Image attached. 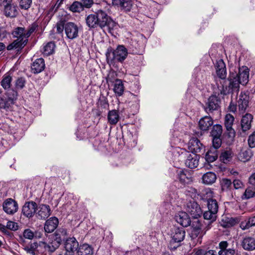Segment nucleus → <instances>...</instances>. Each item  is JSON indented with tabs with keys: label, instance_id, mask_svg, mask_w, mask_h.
Returning <instances> with one entry per match:
<instances>
[{
	"label": "nucleus",
	"instance_id": "f257e3e1",
	"mask_svg": "<svg viewBox=\"0 0 255 255\" xmlns=\"http://www.w3.org/2000/svg\"><path fill=\"white\" fill-rule=\"evenodd\" d=\"M38 25L34 22L29 26L27 29L21 27H17L14 28L12 34L13 37L16 38V39L7 46V50L19 49L23 48L28 42V37L35 31Z\"/></svg>",
	"mask_w": 255,
	"mask_h": 255
},
{
	"label": "nucleus",
	"instance_id": "f03ea898",
	"mask_svg": "<svg viewBox=\"0 0 255 255\" xmlns=\"http://www.w3.org/2000/svg\"><path fill=\"white\" fill-rule=\"evenodd\" d=\"M249 69L246 66H243L239 69L238 73H232L228 79L229 84L225 86L230 93H238L240 90V84L246 85L249 82Z\"/></svg>",
	"mask_w": 255,
	"mask_h": 255
},
{
	"label": "nucleus",
	"instance_id": "7ed1b4c3",
	"mask_svg": "<svg viewBox=\"0 0 255 255\" xmlns=\"http://www.w3.org/2000/svg\"><path fill=\"white\" fill-rule=\"evenodd\" d=\"M60 233L64 235L67 234L65 229L58 230L52 235L51 241L48 243L45 242H39L38 253L46 255L47 254H50L54 252L59 247L62 241Z\"/></svg>",
	"mask_w": 255,
	"mask_h": 255
},
{
	"label": "nucleus",
	"instance_id": "20e7f679",
	"mask_svg": "<svg viewBox=\"0 0 255 255\" xmlns=\"http://www.w3.org/2000/svg\"><path fill=\"white\" fill-rule=\"evenodd\" d=\"M230 92L225 86H219L218 84L213 86V94L209 98L206 104V110L209 111H218L220 108V97L224 98Z\"/></svg>",
	"mask_w": 255,
	"mask_h": 255
},
{
	"label": "nucleus",
	"instance_id": "39448f33",
	"mask_svg": "<svg viewBox=\"0 0 255 255\" xmlns=\"http://www.w3.org/2000/svg\"><path fill=\"white\" fill-rule=\"evenodd\" d=\"M106 55L108 63L114 65L116 62H122L126 59L128 50L124 46L120 45L115 50L108 49Z\"/></svg>",
	"mask_w": 255,
	"mask_h": 255
},
{
	"label": "nucleus",
	"instance_id": "423d86ee",
	"mask_svg": "<svg viewBox=\"0 0 255 255\" xmlns=\"http://www.w3.org/2000/svg\"><path fill=\"white\" fill-rule=\"evenodd\" d=\"M98 26L104 30L111 32L116 26L117 23L108 14L103 10H98L96 12Z\"/></svg>",
	"mask_w": 255,
	"mask_h": 255
},
{
	"label": "nucleus",
	"instance_id": "0eeeda50",
	"mask_svg": "<svg viewBox=\"0 0 255 255\" xmlns=\"http://www.w3.org/2000/svg\"><path fill=\"white\" fill-rule=\"evenodd\" d=\"M178 160L184 161L186 166L189 168H196L198 165L199 157L196 154H191L185 149H180L178 151Z\"/></svg>",
	"mask_w": 255,
	"mask_h": 255
},
{
	"label": "nucleus",
	"instance_id": "6e6552de",
	"mask_svg": "<svg viewBox=\"0 0 255 255\" xmlns=\"http://www.w3.org/2000/svg\"><path fill=\"white\" fill-rule=\"evenodd\" d=\"M171 232L172 239L169 242L168 248L170 250L174 251L180 246V243L184 239L185 231L183 228L174 227Z\"/></svg>",
	"mask_w": 255,
	"mask_h": 255
},
{
	"label": "nucleus",
	"instance_id": "1a4fd4ad",
	"mask_svg": "<svg viewBox=\"0 0 255 255\" xmlns=\"http://www.w3.org/2000/svg\"><path fill=\"white\" fill-rule=\"evenodd\" d=\"M12 0H0V5L3 7V13L7 17H15L18 13L17 6L12 3Z\"/></svg>",
	"mask_w": 255,
	"mask_h": 255
},
{
	"label": "nucleus",
	"instance_id": "9d476101",
	"mask_svg": "<svg viewBox=\"0 0 255 255\" xmlns=\"http://www.w3.org/2000/svg\"><path fill=\"white\" fill-rule=\"evenodd\" d=\"M115 74L114 72L110 73L107 76V81L108 83H114L113 90L116 95L121 96L123 95L125 87L121 80L115 79Z\"/></svg>",
	"mask_w": 255,
	"mask_h": 255
},
{
	"label": "nucleus",
	"instance_id": "9b49d317",
	"mask_svg": "<svg viewBox=\"0 0 255 255\" xmlns=\"http://www.w3.org/2000/svg\"><path fill=\"white\" fill-rule=\"evenodd\" d=\"M191 228V234L192 237L193 238L198 236L202 237L207 230V225L205 226L201 223V221L199 220L193 222Z\"/></svg>",
	"mask_w": 255,
	"mask_h": 255
},
{
	"label": "nucleus",
	"instance_id": "f8f14e48",
	"mask_svg": "<svg viewBox=\"0 0 255 255\" xmlns=\"http://www.w3.org/2000/svg\"><path fill=\"white\" fill-rule=\"evenodd\" d=\"M185 209L187 213L195 219L201 217L202 214V211L200 205L194 201L188 202L187 203Z\"/></svg>",
	"mask_w": 255,
	"mask_h": 255
},
{
	"label": "nucleus",
	"instance_id": "ddd939ff",
	"mask_svg": "<svg viewBox=\"0 0 255 255\" xmlns=\"http://www.w3.org/2000/svg\"><path fill=\"white\" fill-rule=\"evenodd\" d=\"M3 211L7 214L12 215L18 210L17 202L11 198L6 199L2 204Z\"/></svg>",
	"mask_w": 255,
	"mask_h": 255
},
{
	"label": "nucleus",
	"instance_id": "4468645a",
	"mask_svg": "<svg viewBox=\"0 0 255 255\" xmlns=\"http://www.w3.org/2000/svg\"><path fill=\"white\" fill-rule=\"evenodd\" d=\"M78 27L77 25L71 22L65 24V32L67 37L70 39H74L78 36Z\"/></svg>",
	"mask_w": 255,
	"mask_h": 255
},
{
	"label": "nucleus",
	"instance_id": "2eb2a0df",
	"mask_svg": "<svg viewBox=\"0 0 255 255\" xmlns=\"http://www.w3.org/2000/svg\"><path fill=\"white\" fill-rule=\"evenodd\" d=\"M37 208V204L33 201L26 202L22 209L23 214L28 218L32 217Z\"/></svg>",
	"mask_w": 255,
	"mask_h": 255
},
{
	"label": "nucleus",
	"instance_id": "dca6fc26",
	"mask_svg": "<svg viewBox=\"0 0 255 255\" xmlns=\"http://www.w3.org/2000/svg\"><path fill=\"white\" fill-rule=\"evenodd\" d=\"M220 250L218 255H235L236 250L234 248H230L229 243L226 241L221 242L219 244Z\"/></svg>",
	"mask_w": 255,
	"mask_h": 255
},
{
	"label": "nucleus",
	"instance_id": "f3484780",
	"mask_svg": "<svg viewBox=\"0 0 255 255\" xmlns=\"http://www.w3.org/2000/svg\"><path fill=\"white\" fill-rule=\"evenodd\" d=\"M146 41V38L142 34H137L135 36H133L129 42L132 48L136 50L139 49L143 47L144 42Z\"/></svg>",
	"mask_w": 255,
	"mask_h": 255
},
{
	"label": "nucleus",
	"instance_id": "a211bd4d",
	"mask_svg": "<svg viewBox=\"0 0 255 255\" xmlns=\"http://www.w3.org/2000/svg\"><path fill=\"white\" fill-rule=\"evenodd\" d=\"M177 178L179 182L183 184H189L192 182V176L189 171L186 170H180L177 172Z\"/></svg>",
	"mask_w": 255,
	"mask_h": 255
},
{
	"label": "nucleus",
	"instance_id": "6ab92c4d",
	"mask_svg": "<svg viewBox=\"0 0 255 255\" xmlns=\"http://www.w3.org/2000/svg\"><path fill=\"white\" fill-rule=\"evenodd\" d=\"M188 147L190 152L196 154L201 151L203 145L197 138L193 137L189 140Z\"/></svg>",
	"mask_w": 255,
	"mask_h": 255
},
{
	"label": "nucleus",
	"instance_id": "aec40b11",
	"mask_svg": "<svg viewBox=\"0 0 255 255\" xmlns=\"http://www.w3.org/2000/svg\"><path fill=\"white\" fill-rule=\"evenodd\" d=\"M59 224L58 219L55 217H52L48 219L44 225V231L46 233L53 232L57 227Z\"/></svg>",
	"mask_w": 255,
	"mask_h": 255
},
{
	"label": "nucleus",
	"instance_id": "412c9836",
	"mask_svg": "<svg viewBox=\"0 0 255 255\" xmlns=\"http://www.w3.org/2000/svg\"><path fill=\"white\" fill-rule=\"evenodd\" d=\"M175 218L176 222L183 227H187L191 224V219L186 212H180Z\"/></svg>",
	"mask_w": 255,
	"mask_h": 255
},
{
	"label": "nucleus",
	"instance_id": "4be33fe9",
	"mask_svg": "<svg viewBox=\"0 0 255 255\" xmlns=\"http://www.w3.org/2000/svg\"><path fill=\"white\" fill-rule=\"evenodd\" d=\"M242 248L246 251H252L255 250V238L247 236L241 242Z\"/></svg>",
	"mask_w": 255,
	"mask_h": 255
},
{
	"label": "nucleus",
	"instance_id": "5701e85b",
	"mask_svg": "<svg viewBox=\"0 0 255 255\" xmlns=\"http://www.w3.org/2000/svg\"><path fill=\"white\" fill-rule=\"evenodd\" d=\"M36 209L38 210L37 217L40 219H45L51 214V209L48 205L40 204Z\"/></svg>",
	"mask_w": 255,
	"mask_h": 255
},
{
	"label": "nucleus",
	"instance_id": "b1692460",
	"mask_svg": "<svg viewBox=\"0 0 255 255\" xmlns=\"http://www.w3.org/2000/svg\"><path fill=\"white\" fill-rule=\"evenodd\" d=\"M217 76L222 79H224L227 76V71L225 64L223 60L217 61L215 65Z\"/></svg>",
	"mask_w": 255,
	"mask_h": 255
},
{
	"label": "nucleus",
	"instance_id": "393cba45",
	"mask_svg": "<svg viewBox=\"0 0 255 255\" xmlns=\"http://www.w3.org/2000/svg\"><path fill=\"white\" fill-rule=\"evenodd\" d=\"M253 119V115L249 113H247L245 116H243L241 124L242 129L243 132H246L251 128V123Z\"/></svg>",
	"mask_w": 255,
	"mask_h": 255
},
{
	"label": "nucleus",
	"instance_id": "a878e982",
	"mask_svg": "<svg viewBox=\"0 0 255 255\" xmlns=\"http://www.w3.org/2000/svg\"><path fill=\"white\" fill-rule=\"evenodd\" d=\"M79 247V243L74 237L69 238L65 242L64 248L65 250L75 252L76 251H77Z\"/></svg>",
	"mask_w": 255,
	"mask_h": 255
},
{
	"label": "nucleus",
	"instance_id": "bb28decb",
	"mask_svg": "<svg viewBox=\"0 0 255 255\" xmlns=\"http://www.w3.org/2000/svg\"><path fill=\"white\" fill-rule=\"evenodd\" d=\"M45 67V63L43 59L40 58L35 60L31 66V71L35 73H39L42 71Z\"/></svg>",
	"mask_w": 255,
	"mask_h": 255
},
{
	"label": "nucleus",
	"instance_id": "cd10ccee",
	"mask_svg": "<svg viewBox=\"0 0 255 255\" xmlns=\"http://www.w3.org/2000/svg\"><path fill=\"white\" fill-rule=\"evenodd\" d=\"M249 96L245 93L241 92L238 101V107L240 111H245L248 106Z\"/></svg>",
	"mask_w": 255,
	"mask_h": 255
},
{
	"label": "nucleus",
	"instance_id": "c85d7f7f",
	"mask_svg": "<svg viewBox=\"0 0 255 255\" xmlns=\"http://www.w3.org/2000/svg\"><path fill=\"white\" fill-rule=\"evenodd\" d=\"M217 213L208 210L203 214V217L205 220L208 221L207 223H205V225H207V230H209L211 228V224L216 221L217 219Z\"/></svg>",
	"mask_w": 255,
	"mask_h": 255
},
{
	"label": "nucleus",
	"instance_id": "c756f323",
	"mask_svg": "<svg viewBox=\"0 0 255 255\" xmlns=\"http://www.w3.org/2000/svg\"><path fill=\"white\" fill-rule=\"evenodd\" d=\"M213 124L212 118L209 116H205L199 122V126L200 128L203 131L208 130L209 128Z\"/></svg>",
	"mask_w": 255,
	"mask_h": 255
},
{
	"label": "nucleus",
	"instance_id": "7c9ffc66",
	"mask_svg": "<svg viewBox=\"0 0 255 255\" xmlns=\"http://www.w3.org/2000/svg\"><path fill=\"white\" fill-rule=\"evenodd\" d=\"M93 253V248L87 244L80 245L77 251L78 255H92Z\"/></svg>",
	"mask_w": 255,
	"mask_h": 255
},
{
	"label": "nucleus",
	"instance_id": "2f4dec72",
	"mask_svg": "<svg viewBox=\"0 0 255 255\" xmlns=\"http://www.w3.org/2000/svg\"><path fill=\"white\" fill-rule=\"evenodd\" d=\"M239 222L238 218H228L224 217L220 222L222 227L227 228L234 226Z\"/></svg>",
	"mask_w": 255,
	"mask_h": 255
},
{
	"label": "nucleus",
	"instance_id": "473e14b6",
	"mask_svg": "<svg viewBox=\"0 0 255 255\" xmlns=\"http://www.w3.org/2000/svg\"><path fill=\"white\" fill-rule=\"evenodd\" d=\"M85 20L87 25L90 28H95L99 27L96 12L94 14L88 15Z\"/></svg>",
	"mask_w": 255,
	"mask_h": 255
},
{
	"label": "nucleus",
	"instance_id": "72a5a7b5",
	"mask_svg": "<svg viewBox=\"0 0 255 255\" xmlns=\"http://www.w3.org/2000/svg\"><path fill=\"white\" fill-rule=\"evenodd\" d=\"M233 154V152L230 148H226L222 151L220 156V160L223 163H227L232 160Z\"/></svg>",
	"mask_w": 255,
	"mask_h": 255
},
{
	"label": "nucleus",
	"instance_id": "f704fd0d",
	"mask_svg": "<svg viewBox=\"0 0 255 255\" xmlns=\"http://www.w3.org/2000/svg\"><path fill=\"white\" fill-rule=\"evenodd\" d=\"M217 179L216 175L213 172H208L202 176L203 183L210 185L214 183Z\"/></svg>",
	"mask_w": 255,
	"mask_h": 255
},
{
	"label": "nucleus",
	"instance_id": "c9c22d12",
	"mask_svg": "<svg viewBox=\"0 0 255 255\" xmlns=\"http://www.w3.org/2000/svg\"><path fill=\"white\" fill-rule=\"evenodd\" d=\"M218 156V150L215 147H210L205 155L206 160L208 162L215 161Z\"/></svg>",
	"mask_w": 255,
	"mask_h": 255
},
{
	"label": "nucleus",
	"instance_id": "e433bc0d",
	"mask_svg": "<svg viewBox=\"0 0 255 255\" xmlns=\"http://www.w3.org/2000/svg\"><path fill=\"white\" fill-rule=\"evenodd\" d=\"M225 138L226 139V142L228 144H231L235 140L236 132L233 128L226 129L224 133Z\"/></svg>",
	"mask_w": 255,
	"mask_h": 255
},
{
	"label": "nucleus",
	"instance_id": "4c0bfd02",
	"mask_svg": "<svg viewBox=\"0 0 255 255\" xmlns=\"http://www.w3.org/2000/svg\"><path fill=\"white\" fill-rule=\"evenodd\" d=\"M220 185L222 191H229L233 189L232 181L227 178H223L220 181Z\"/></svg>",
	"mask_w": 255,
	"mask_h": 255
},
{
	"label": "nucleus",
	"instance_id": "58836bf2",
	"mask_svg": "<svg viewBox=\"0 0 255 255\" xmlns=\"http://www.w3.org/2000/svg\"><path fill=\"white\" fill-rule=\"evenodd\" d=\"M252 226H255V216L250 217L240 224V227L243 230L248 229Z\"/></svg>",
	"mask_w": 255,
	"mask_h": 255
},
{
	"label": "nucleus",
	"instance_id": "ea45409f",
	"mask_svg": "<svg viewBox=\"0 0 255 255\" xmlns=\"http://www.w3.org/2000/svg\"><path fill=\"white\" fill-rule=\"evenodd\" d=\"M55 44L54 42H49L43 47V53L45 55L52 54L55 50Z\"/></svg>",
	"mask_w": 255,
	"mask_h": 255
},
{
	"label": "nucleus",
	"instance_id": "a19ab883",
	"mask_svg": "<svg viewBox=\"0 0 255 255\" xmlns=\"http://www.w3.org/2000/svg\"><path fill=\"white\" fill-rule=\"evenodd\" d=\"M222 132V127L220 125L217 124L213 126L210 134L212 137H221Z\"/></svg>",
	"mask_w": 255,
	"mask_h": 255
},
{
	"label": "nucleus",
	"instance_id": "79ce46f5",
	"mask_svg": "<svg viewBox=\"0 0 255 255\" xmlns=\"http://www.w3.org/2000/svg\"><path fill=\"white\" fill-rule=\"evenodd\" d=\"M207 207L208 210L212 211L217 214L218 211V204L215 199H209L207 200Z\"/></svg>",
	"mask_w": 255,
	"mask_h": 255
},
{
	"label": "nucleus",
	"instance_id": "37998d69",
	"mask_svg": "<svg viewBox=\"0 0 255 255\" xmlns=\"http://www.w3.org/2000/svg\"><path fill=\"white\" fill-rule=\"evenodd\" d=\"M69 10L73 12L80 13L83 11L84 9L82 6L81 2L78 1H74L69 6Z\"/></svg>",
	"mask_w": 255,
	"mask_h": 255
},
{
	"label": "nucleus",
	"instance_id": "c03bdc74",
	"mask_svg": "<svg viewBox=\"0 0 255 255\" xmlns=\"http://www.w3.org/2000/svg\"><path fill=\"white\" fill-rule=\"evenodd\" d=\"M254 196H255V189L250 185L246 189L242 196V199H248Z\"/></svg>",
	"mask_w": 255,
	"mask_h": 255
},
{
	"label": "nucleus",
	"instance_id": "a18cd8bd",
	"mask_svg": "<svg viewBox=\"0 0 255 255\" xmlns=\"http://www.w3.org/2000/svg\"><path fill=\"white\" fill-rule=\"evenodd\" d=\"M12 78L8 75H4L1 81V86L5 90L9 89L11 85Z\"/></svg>",
	"mask_w": 255,
	"mask_h": 255
},
{
	"label": "nucleus",
	"instance_id": "49530a36",
	"mask_svg": "<svg viewBox=\"0 0 255 255\" xmlns=\"http://www.w3.org/2000/svg\"><path fill=\"white\" fill-rule=\"evenodd\" d=\"M120 116L118 113H108V122L111 125H116L119 121Z\"/></svg>",
	"mask_w": 255,
	"mask_h": 255
},
{
	"label": "nucleus",
	"instance_id": "de8ad7c7",
	"mask_svg": "<svg viewBox=\"0 0 255 255\" xmlns=\"http://www.w3.org/2000/svg\"><path fill=\"white\" fill-rule=\"evenodd\" d=\"M234 121V117L231 115L228 114L226 115L225 119V126L226 129L232 128V126Z\"/></svg>",
	"mask_w": 255,
	"mask_h": 255
},
{
	"label": "nucleus",
	"instance_id": "09e8293b",
	"mask_svg": "<svg viewBox=\"0 0 255 255\" xmlns=\"http://www.w3.org/2000/svg\"><path fill=\"white\" fill-rule=\"evenodd\" d=\"M7 100L11 104L13 101L16 99L17 93L13 89H8L6 93Z\"/></svg>",
	"mask_w": 255,
	"mask_h": 255
},
{
	"label": "nucleus",
	"instance_id": "8fccbe9b",
	"mask_svg": "<svg viewBox=\"0 0 255 255\" xmlns=\"http://www.w3.org/2000/svg\"><path fill=\"white\" fill-rule=\"evenodd\" d=\"M32 0H20L19 6L22 9L27 10L30 8Z\"/></svg>",
	"mask_w": 255,
	"mask_h": 255
},
{
	"label": "nucleus",
	"instance_id": "3c124183",
	"mask_svg": "<svg viewBox=\"0 0 255 255\" xmlns=\"http://www.w3.org/2000/svg\"><path fill=\"white\" fill-rule=\"evenodd\" d=\"M132 6V1L130 0H123L120 6L126 11H129Z\"/></svg>",
	"mask_w": 255,
	"mask_h": 255
},
{
	"label": "nucleus",
	"instance_id": "603ef678",
	"mask_svg": "<svg viewBox=\"0 0 255 255\" xmlns=\"http://www.w3.org/2000/svg\"><path fill=\"white\" fill-rule=\"evenodd\" d=\"M243 157L244 161H249L252 157L253 156L254 153L251 149L249 148L243 152Z\"/></svg>",
	"mask_w": 255,
	"mask_h": 255
},
{
	"label": "nucleus",
	"instance_id": "864d4df0",
	"mask_svg": "<svg viewBox=\"0 0 255 255\" xmlns=\"http://www.w3.org/2000/svg\"><path fill=\"white\" fill-rule=\"evenodd\" d=\"M23 236L26 239L31 240L34 239L33 231L30 229H25L23 232Z\"/></svg>",
	"mask_w": 255,
	"mask_h": 255
},
{
	"label": "nucleus",
	"instance_id": "5fc2aeb1",
	"mask_svg": "<svg viewBox=\"0 0 255 255\" xmlns=\"http://www.w3.org/2000/svg\"><path fill=\"white\" fill-rule=\"evenodd\" d=\"M248 142L250 148L255 147V131L249 136Z\"/></svg>",
	"mask_w": 255,
	"mask_h": 255
},
{
	"label": "nucleus",
	"instance_id": "6e6d98bb",
	"mask_svg": "<svg viewBox=\"0 0 255 255\" xmlns=\"http://www.w3.org/2000/svg\"><path fill=\"white\" fill-rule=\"evenodd\" d=\"M222 139L221 137H212V147H215V149H218L222 144Z\"/></svg>",
	"mask_w": 255,
	"mask_h": 255
},
{
	"label": "nucleus",
	"instance_id": "4d7b16f0",
	"mask_svg": "<svg viewBox=\"0 0 255 255\" xmlns=\"http://www.w3.org/2000/svg\"><path fill=\"white\" fill-rule=\"evenodd\" d=\"M98 105L99 108H101L102 110L106 109L109 106L107 99L104 97L100 99L98 103Z\"/></svg>",
	"mask_w": 255,
	"mask_h": 255
},
{
	"label": "nucleus",
	"instance_id": "13d9d810",
	"mask_svg": "<svg viewBox=\"0 0 255 255\" xmlns=\"http://www.w3.org/2000/svg\"><path fill=\"white\" fill-rule=\"evenodd\" d=\"M6 227L8 229L12 231H16L18 229L17 223L11 221H9L7 222Z\"/></svg>",
	"mask_w": 255,
	"mask_h": 255
},
{
	"label": "nucleus",
	"instance_id": "bf43d9fd",
	"mask_svg": "<svg viewBox=\"0 0 255 255\" xmlns=\"http://www.w3.org/2000/svg\"><path fill=\"white\" fill-rule=\"evenodd\" d=\"M81 3L83 9L84 8H90L93 5L94 1L93 0H82Z\"/></svg>",
	"mask_w": 255,
	"mask_h": 255
},
{
	"label": "nucleus",
	"instance_id": "052dcab7",
	"mask_svg": "<svg viewBox=\"0 0 255 255\" xmlns=\"http://www.w3.org/2000/svg\"><path fill=\"white\" fill-rule=\"evenodd\" d=\"M25 81L22 78H18L15 82V86L17 89H21L25 85Z\"/></svg>",
	"mask_w": 255,
	"mask_h": 255
},
{
	"label": "nucleus",
	"instance_id": "680f3d73",
	"mask_svg": "<svg viewBox=\"0 0 255 255\" xmlns=\"http://www.w3.org/2000/svg\"><path fill=\"white\" fill-rule=\"evenodd\" d=\"M233 188H234L235 189H238L241 188L243 186V182L239 180L235 179L232 182Z\"/></svg>",
	"mask_w": 255,
	"mask_h": 255
},
{
	"label": "nucleus",
	"instance_id": "e2e57ef3",
	"mask_svg": "<svg viewBox=\"0 0 255 255\" xmlns=\"http://www.w3.org/2000/svg\"><path fill=\"white\" fill-rule=\"evenodd\" d=\"M9 102L8 100L6 101L5 99L0 97V109H5L8 108L9 105Z\"/></svg>",
	"mask_w": 255,
	"mask_h": 255
},
{
	"label": "nucleus",
	"instance_id": "0e129e2a",
	"mask_svg": "<svg viewBox=\"0 0 255 255\" xmlns=\"http://www.w3.org/2000/svg\"><path fill=\"white\" fill-rule=\"evenodd\" d=\"M56 30L59 33H62L64 28L65 29V25L63 21H60L56 24Z\"/></svg>",
	"mask_w": 255,
	"mask_h": 255
},
{
	"label": "nucleus",
	"instance_id": "69168bd1",
	"mask_svg": "<svg viewBox=\"0 0 255 255\" xmlns=\"http://www.w3.org/2000/svg\"><path fill=\"white\" fill-rule=\"evenodd\" d=\"M249 183L255 189V172L253 173L249 177Z\"/></svg>",
	"mask_w": 255,
	"mask_h": 255
},
{
	"label": "nucleus",
	"instance_id": "338daca9",
	"mask_svg": "<svg viewBox=\"0 0 255 255\" xmlns=\"http://www.w3.org/2000/svg\"><path fill=\"white\" fill-rule=\"evenodd\" d=\"M202 255H218L217 252L214 250L205 251L202 249Z\"/></svg>",
	"mask_w": 255,
	"mask_h": 255
},
{
	"label": "nucleus",
	"instance_id": "774afa93",
	"mask_svg": "<svg viewBox=\"0 0 255 255\" xmlns=\"http://www.w3.org/2000/svg\"><path fill=\"white\" fill-rule=\"evenodd\" d=\"M34 239H39L42 237L43 233L42 231L36 230L33 232Z\"/></svg>",
	"mask_w": 255,
	"mask_h": 255
}]
</instances>
